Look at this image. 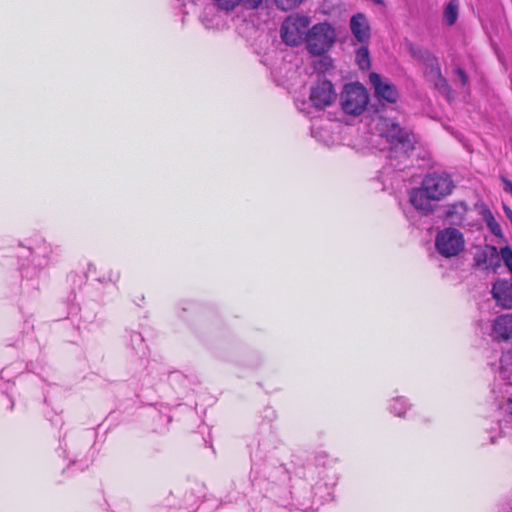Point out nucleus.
I'll list each match as a JSON object with an SVG mask.
<instances>
[{
  "instance_id": "5",
  "label": "nucleus",
  "mask_w": 512,
  "mask_h": 512,
  "mask_svg": "<svg viewBox=\"0 0 512 512\" xmlns=\"http://www.w3.org/2000/svg\"><path fill=\"white\" fill-rule=\"evenodd\" d=\"M369 102L367 90L360 83L346 84L340 94V105L342 110L349 115L358 116L362 114Z\"/></svg>"
},
{
  "instance_id": "22",
  "label": "nucleus",
  "mask_w": 512,
  "mask_h": 512,
  "mask_svg": "<svg viewBox=\"0 0 512 512\" xmlns=\"http://www.w3.org/2000/svg\"><path fill=\"white\" fill-rule=\"evenodd\" d=\"M509 359H512V353H507L503 356V358L501 359V371H500V375L503 379H507L506 377V369H505V363L509 360ZM508 380H510L508 378Z\"/></svg>"
},
{
  "instance_id": "15",
  "label": "nucleus",
  "mask_w": 512,
  "mask_h": 512,
  "mask_svg": "<svg viewBox=\"0 0 512 512\" xmlns=\"http://www.w3.org/2000/svg\"><path fill=\"white\" fill-rule=\"evenodd\" d=\"M218 9L225 12H232L238 7L246 10L258 9L263 3L262 0H213Z\"/></svg>"
},
{
  "instance_id": "14",
  "label": "nucleus",
  "mask_w": 512,
  "mask_h": 512,
  "mask_svg": "<svg viewBox=\"0 0 512 512\" xmlns=\"http://www.w3.org/2000/svg\"><path fill=\"white\" fill-rule=\"evenodd\" d=\"M469 208L464 202H456L449 205L445 216L452 225H464L468 223Z\"/></svg>"
},
{
  "instance_id": "4",
  "label": "nucleus",
  "mask_w": 512,
  "mask_h": 512,
  "mask_svg": "<svg viewBox=\"0 0 512 512\" xmlns=\"http://www.w3.org/2000/svg\"><path fill=\"white\" fill-rule=\"evenodd\" d=\"M311 19L307 15L292 14L282 23L280 34L283 42L288 46H299L306 43L307 32L310 29Z\"/></svg>"
},
{
  "instance_id": "2",
  "label": "nucleus",
  "mask_w": 512,
  "mask_h": 512,
  "mask_svg": "<svg viewBox=\"0 0 512 512\" xmlns=\"http://www.w3.org/2000/svg\"><path fill=\"white\" fill-rule=\"evenodd\" d=\"M375 129L379 135L386 139L389 144V158H404L413 149L411 135L400 128L393 120L379 117Z\"/></svg>"
},
{
  "instance_id": "10",
  "label": "nucleus",
  "mask_w": 512,
  "mask_h": 512,
  "mask_svg": "<svg viewBox=\"0 0 512 512\" xmlns=\"http://www.w3.org/2000/svg\"><path fill=\"white\" fill-rule=\"evenodd\" d=\"M349 27L359 43H367L371 36L369 21L364 13H356L350 18Z\"/></svg>"
},
{
  "instance_id": "23",
  "label": "nucleus",
  "mask_w": 512,
  "mask_h": 512,
  "mask_svg": "<svg viewBox=\"0 0 512 512\" xmlns=\"http://www.w3.org/2000/svg\"><path fill=\"white\" fill-rule=\"evenodd\" d=\"M320 65L322 67H320L319 69L322 71V72H325L327 71L328 69L332 68V59L329 58V57H324L321 61H320Z\"/></svg>"
},
{
  "instance_id": "21",
  "label": "nucleus",
  "mask_w": 512,
  "mask_h": 512,
  "mask_svg": "<svg viewBox=\"0 0 512 512\" xmlns=\"http://www.w3.org/2000/svg\"><path fill=\"white\" fill-rule=\"evenodd\" d=\"M303 0H275L278 8L284 11L294 9L302 3Z\"/></svg>"
},
{
  "instance_id": "8",
  "label": "nucleus",
  "mask_w": 512,
  "mask_h": 512,
  "mask_svg": "<svg viewBox=\"0 0 512 512\" xmlns=\"http://www.w3.org/2000/svg\"><path fill=\"white\" fill-rule=\"evenodd\" d=\"M370 83L374 89L375 96L379 100H385L389 103H395L398 99L396 87L386 78H382L377 73H370Z\"/></svg>"
},
{
  "instance_id": "3",
  "label": "nucleus",
  "mask_w": 512,
  "mask_h": 512,
  "mask_svg": "<svg viewBox=\"0 0 512 512\" xmlns=\"http://www.w3.org/2000/svg\"><path fill=\"white\" fill-rule=\"evenodd\" d=\"M336 28L328 21L314 24L307 32L306 49L313 56H323L335 45Z\"/></svg>"
},
{
  "instance_id": "13",
  "label": "nucleus",
  "mask_w": 512,
  "mask_h": 512,
  "mask_svg": "<svg viewBox=\"0 0 512 512\" xmlns=\"http://www.w3.org/2000/svg\"><path fill=\"white\" fill-rule=\"evenodd\" d=\"M425 75L428 81L434 84L437 89H446V80L442 77L438 60L428 56L425 62Z\"/></svg>"
},
{
  "instance_id": "6",
  "label": "nucleus",
  "mask_w": 512,
  "mask_h": 512,
  "mask_svg": "<svg viewBox=\"0 0 512 512\" xmlns=\"http://www.w3.org/2000/svg\"><path fill=\"white\" fill-rule=\"evenodd\" d=\"M437 252L445 258L459 255L465 248V239L458 229L445 228L439 231L435 238Z\"/></svg>"
},
{
  "instance_id": "24",
  "label": "nucleus",
  "mask_w": 512,
  "mask_h": 512,
  "mask_svg": "<svg viewBox=\"0 0 512 512\" xmlns=\"http://www.w3.org/2000/svg\"><path fill=\"white\" fill-rule=\"evenodd\" d=\"M456 76L463 86L467 83V75L461 68L456 69Z\"/></svg>"
},
{
  "instance_id": "27",
  "label": "nucleus",
  "mask_w": 512,
  "mask_h": 512,
  "mask_svg": "<svg viewBox=\"0 0 512 512\" xmlns=\"http://www.w3.org/2000/svg\"><path fill=\"white\" fill-rule=\"evenodd\" d=\"M205 26H206L207 28H212V27H213L212 25H210V24H208V23H205Z\"/></svg>"
},
{
  "instance_id": "9",
  "label": "nucleus",
  "mask_w": 512,
  "mask_h": 512,
  "mask_svg": "<svg viewBox=\"0 0 512 512\" xmlns=\"http://www.w3.org/2000/svg\"><path fill=\"white\" fill-rule=\"evenodd\" d=\"M491 293L499 307L503 309L512 308V281L497 280L492 286Z\"/></svg>"
},
{
  "instance_id": "20",
  "label": "nucleus",
  "mask_w": 512,
  "mask_h": 512,
  "mask_svg": "<svg viewBox=\"0 0 512 512\" xmlns=\"http://www.w3.org/2000/svg\"><path fill=\"white\" fill-rule=\"evenodd\" d=\"M391 410L397 416H404L406 411V401L403 398H395L391 405Z\"/></svg>"
},
{
  "instance_id": "19",
  "label": "nucleus",
  "mask_w": 512,
  "mask_h": 512,
  "mask_svg": "<svg viewBox=\"0 0 512 512\" xmlns=\"http://www.w3.org/2000/svg\"><path fill=\"white\" fill-rule=\"evenodd\" d=\"M485 220H486L487 226L490 229V231L495 236H501V234H502L501 226L499 225V223L496 221V219L494 218V216L490 212L485 217Z\"/></svg>"
},
{
  "instance_id": "11",
  "label": "nucleus",
  "mask_w": 512,
  "mask_h": 512,
  "mask_svg": "<svg viewBox=\"0 0 512 512\" xmlns=\"http://www.w3.org/2000/svg\"><path fill=\"white\" fill-rule=\"evenodd\" d=\"M475 262L483 269L495 270L500 263V251L494 246L486 245L477 251Z\"/></svg>"
},
{
  "instance_id": "18",
  "label": "nucleus",
  "mask_w": 512,
  "mask_h": 512,
  "mask_svg": "<svg viewBox=\"0 0 512 512\" xmlns=\"http://www.w3.org/2000/svg\"><path fill=\"white\" fill-rule=\"evenodd\" d=\"M501 259L512 274V249L509 246L500 249V260Z\"/></svg>"
},
{
  "instance_id": "17",
  "label": "nucleus",
  "mask_w": 512,
  "mask_h": 512,
  "mask_svg": "<svg viewBox=\"0 0 512 512\" xmlns=\"http://www.w3.org/2000/svg\"><path fill=\"white\" fill-rule=\"evenodd\" d=\"M356 61L362 70L368 69L370 66L369 52L366 47H360L356 53Z\"/></svg>"
},
{
  "instance_id": "25",
  "label": "nucleus",
  "mask_w": 512,
  "mask_h": 512,
  "mask_svg": "<svg viewBox=\"0 0 512 512\" xmlns=\"http://www.w3.org/2000/svg\"><path fill=\"white\" fill-rule=\"evenodd\" d=\"M503 182H504V189L505 191L509 192L512 194V182L510 180H507V179H503Z\"/></svg>"
},
{
  "instance_id": "16",
  "label": "nucleus",
  "mask_w": 512,
  "mask_h": 512,
  "mask_svg": "<svg viewBox=\"0 0 512 512\" xmlns=\"http://www.w3.org/2000/svg\"><path fill=\"white\" fill-rule=\"evenodd\" d=\"M458 9L459 4L457 0H451L445 7L443 12V20L447 25L451 26L456 22L458 18Z\"/></svg>"
},
{
  "instance_id": "12",
  "label": "nucleus",
  "mask_w": 512,
  "mask_h": 512,
  "mask_svg": "<svg viewBox=\"0 0 512 512\" xmlns=\"http://www.w3.org/2000/svg\"><path fill=\"white\" fill-rule=\"evenodd\" d=\"M491 337L499 341L512 340V314H503L492 323Z\"/></svg>"
},
{
  "instance_id": "26",
  "label": "nucleus",
  "mask_w": 512,
  "mask_h": 512,
  "mask_svg": "<svg viewBox=\"0 0 512 512\" xmlns=\"http://www.w3.org/2000/svg\"><path fill=\"white\" fill-rule=\"evenodd\" d=\"M508 411L509 414L512 416V397L508 400Z\"/></svg>"
},
{
  "instance_id": "1",
  "label": "nucleus",
  "mask_w": 512,
  "mask_h": 512,
  "mask_svg": "<svg viewBox=\"0 0 512 512\" xmlns=\"http://www.w3.org/2000/svg\"><path fill=\"white\" fill-rule=\"evenodd\" d=\"M454 183L451 177L445 173L428 174L421 185L409 193L411 205L422 215L431 214L436 202L452 193Z\"/></svg>"
},
{
  "instance_id": "7",
  "label": "nucleus",
  "mask_w": 512,
  "mask_h": 512,
  "mask_svg": "<svg viewBox=\"0 0 512 512\" xmlns=\"http://www.w3.org/2000/svg\"><path fill=\"white\" fill-rule=\"evenodd\" d=\"M336 97L333 84L325 79L318 80L310 89V100L318 109L330 106Z\"/></svg>"
}]
</instances>
